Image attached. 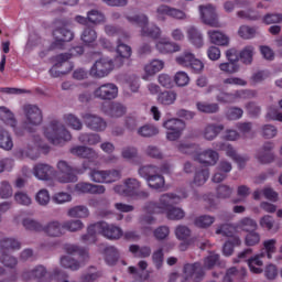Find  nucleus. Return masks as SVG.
<instances>
[{"instance_id": "28", "label": "nucleus", "mask_w": 282, "mask_h": 282, "mask_svg": "<svg viewBox=\"0 0 282 282\" xmlns=\"http://www.w3.org/2000/svg\"><path fill=\"white\" fill-rule=\"evenodd\" d=\"M265 256L263 253L256 254L254 257H251L248 259V267L250 272L253 274H261L263 272V269H261V265H263V259Z\"/></svg>"}, {"instance_id": "31", "label": "nucleus", "mask_w": 282, "mask_h": 282, "mask_svg": "<svg viewBox=\"0 0 282 282\" xmlns=\"http://www.w3.org/2000/svg\"><path fill=\"white\" fill-rule=\"evenodd\" d=\"M8 250H21V242L14 238L0 240V254L8 253Z\"/></svg>"}, {"instance_id": "16", "label": "nucleus", "mask_w": 282, "mask_h": 282, "mask_svg": "<svg viewBox=\"0 0 282 282\" xmlns=\"http://www.w3.org/2000/svg\"><path fill=\"white\" fill-rule=\"evenodd\" d=\"M197 162L205 166H215L219 162V153L213 149H207L196 155Z\"/></svg>"}, {"instance_id": "62", "label": "nucleus", "mask_w": 282, "mask_h": 282, "mask_svg": "<svg viewBox=\"0 0 282 282\" xmlns=\"http://www.w3.org/2000/svg\"><path fill=\"white\" fill-rule=\"evenodd\" d=\"M192 235L191 228L186 225H180L175 228V237L180 241H186Z\"/></svg>"}, {"instance_id": "2", "label": "nucleus", "mask_w": 282, "mask_h": 282, "mask_svg": "<svg viewBox=\"0 0 282 282\" xmlns=\"http://www.w3.org/2000/svg\"><path fill=\"white\" fill-rule=\"evenodd\" d=\"M182 197L177 194L166 193L160 196L159 202H149L144 206L145 213L160 214L167 213L175 204H180Z\"/></svg>"}, {"instance_id": "25", "label": "nucleus", "mask_w": 282, "mask_h": 282, "mask_svg": "<svg viewBox=\"0 0 282 282\" xmlns=\"http://www.w3.org/2000/svg\"><path fill=\"white\" fill-rule=\"evenodd\" d=\"M259 225L271 235H276L281 230V226L274 220V217L270 215H264L260 218Z\"/></svg>"}, {"instance_id": "11", "label": "nucleus", "mask_w": 282, "mask_h": 282, "mask_svg": "<svg viewBox=\"0 0 282 282\" xmlns=\"http://www.w3.org/2000/svg\"><path fill=\"white\" fill-rule=\"evenodd\" d=\"M53 35L55 37V41L51 45V50L63 47L65 43H69V41L74 39V33L66 28L56 29L53 32Z\"/></svg>"}, {"instance_id": "63", "label": "nucleus", "mask_w": 282, "mask_h": 282, "mask_svg": "<svg viewBox=\"0 0 282 282\" xmlns=\"http://www.w3.org/2000/svg\"><path fill=\"white\" fill-rule=\"evenodd\" d=\"M164 176H162V174L160 173L148 181V185L150 186V188H153L154 191H161V188L164 187Z\"/></svg>"}, {"instance_id": "61", "label": "nucleus", "mask_w": 282, "mask_h": 282, "mask_svg": "<svg viewBox=\"0 0 282 282\" xmlns=\"http://www.w3.org/2000/svg\"><path fill=\"white\" fill-rule=\"evenodd\" d=\"M265 118L267 120H276L278 122H282V112L279 111L276 106L271 105L267 108Z\"/></svg>"}, {"instance_id": "64", "label": "nucleus", "mask_w": 282, "mask_h": 282, "mask_svg": "<svg viewBox=\"0 0 282 282\" xmlns=\"http://www.w3.org/2000/svg\"><path fill=\"white\" fill-rule=\"evenodd\" d=\"M50 192L47 189H40L36 193L35 196V202L40 205V206H47V204H50Z\"/></svg>"}, {"instance_id": "27", "label": "nucleus", "mask_w": 282, "mask_h": 282, "mask_svg": "<svg viewBox=\"0 0 282 282\" xmlns=\"http://www.w3.org/2000/svg\"><path fill=\"white\" fill-rule=\"evenodd\" d=\"M138 268L129 267V273L133 274L135 279H140L141 281H147V279H149V271H147V268H149V263H147V261L144 260H141L138 263Z\"/></svg>"}, {"instance_id": "34", "label": "nucleus", "mask_w": 282, "mask_h": 282, "mask_svg": "<svg viewBox=\"0 0 282 282\" xmlns=\"http://www.w3.org/2000/svg\"><path fill=\"white\" fill-rule=\"evenodd\" d=\"M175 100H177V93L173 90H165L163 93H160L158 96V102L165 107L175 105Z\"/></svg>"}, {"instance_id": "4", "label": "nucleus", "mask_w": 282, "mask_h": 282, "mask_svg": "<svg viewBox=\"0 0 282 282\" xmlns=\"http://www.w3.org/2000/svg\"><path fill=\"white\" fill-rule=\"evenodd\" d=\"M127 20L129 23L141 28V36H148L149 39H160L162 36V29L155 24L149 25V17L144 14L127 17Z\"/></svg>"}, {"instance_id": "59", "label": "nucleus", "mask_w": 282, "mask_h": 282, "mask_svg": "<svg viewBox=\"0 0 282 282\" xmlns=\"http://www.w3.org/2000/svg\"><path fill=\"white\" fill-rule=\"evenodd\" d=\"M105 254H106V261L110 264L113 265L118 259H120V252L116 247H107L105 249Z\"/></svg>"}, {"instance_id": "26", "label": "nucleus", "mask_w": 282, "mask_h": 282, "mask_svg": "<svg viewBox=\"0 0 282 282\" xmlns=\"http://www.w3.org/2000/svg\"><path fill=\"white\" fill-rule=\"evenodd\" d=\"M187 39L195 47H204V35L197 26L187 28Z\"/></svg>"}, {"instance_id": "17", "label": "nucleus", "mask_w": 282, "mask_h": 282, "mask_svg": "<svg viewBox=\"0 0 282 282\" xmlns=\"http://www.w3.org/2000/svg\"><path fill=\"white\" fill-rule=\"evenodd\" d=\"M223 131H224V124L207 123L202 131V135L204 140H207L208 142H213V140H215V138H217V135H219V133H221Z\"/></svg>"}, {"instance_id": "5", "label": "nucleus", "mask_w": 282, "mask_h": 282, "mask_svg": "<svg viewBox=\"0 0 282 282\" xmlns=\"http://www.w3.org/2000/svg\"><path fill=\"white\" fill-rule=\"evenodd\" d=\"M239 98H257L256 90H235L234 93L221 91L216 95L217 102L221 105H232L239 100Z\"/></svg>"}, {"instance_id": "23", "label": "nucleus", "mask_w": 282, "mask_h": 282, "mask_svg": "<svg viewBox=\"0 0 282 282\" xmlns=\"http://www.w3.org/2000/svg\"><path fill=\"white\" fill-rule=\"evenodd\" d=\"M75 188L78 193H90V195H102L106 191L104 185H95L91 183H77Z\"/></svg>"}, {"instance_id": "1", "label": "nucleus", "mask_w": 282, "mask_h": 282, "mask_svg": "<svg viewBox=\"0 0 282 282\" xmlns=\"http://www.w3.org/2000/svg\"><path fill=\"white\" fill-rule=\"evenodd\" d=\"M44 135L51 142V144H64V142H69L72 140V133L65 129V126L59 121L53 120L44 129Z\"/></svg>"}, {"instance_id": "12", "label": "nucleus", "mask_w": 282, "mask_h": 282, "mask_svg": "<svg viewBox=\"0 0 282 282\" xmlns=\"http://www.w3.org/2000/svg\"><path fill=\"white\" fill-rule=\"evenodd\" d=\"M32 173L36 180L50 182L54 176V167L47 163H37L33 166Z\"/></svg>"}, {"instance_id": "54", "label": "nucleus", "mask_w": 282, "mask_h": 282, "mask_svg": "<svg viewBox=\"0 0 282 282\" xmlns=\"http://www.w3.org/2000/svg\"><path fill=\"white\" fill-rule=\"evenodd\" d=\"M238 34L246 41L254 39V36H257V26L241 25L238 30Z\"/></svg>"}, {"instance_id": "49", "label": "nucleus", "mask_w": 282, "mask_h": 282, "mask_svg": "<svg viewBox=\"0 0 282 282\" xmlns=\"http://www.w3.org/2000/svg\"><path fill=\"white\" fill-rule=\"evenodd\" d=\"M0 263H2L4 268H10V270H14V268L19 265V259L10 253H1Z\"/></svg>"}, {"instance_id": "19", "label": "nucleus", "mask_w": 282, "mask_h": 282, "mask_svg": "<svg viewBox=\"0 0 282 282\" xmlns=\"http://www.w3.org/2000/svg\"><path fill=\"white\" fill-rule=\"evenodd\" d=\"M97 235H100V230L98 223H95L87 227V232L80 236V241L82 243H85V246H91V243L98 241Z\"/></svg>"}, {"instance_id": "33", "label": "nucleus", "mask_w": 282, "mask_h": 282, "mask_svg": "<svg viewBox=\"0 0 282 282\" xmlns=\"http://www.w3.org/2000/svg\"><path fill=\"white\" fill-rule=\"evenodd\" d=\"M67 216L74 219H87L89 217V208L85 205H77L68 209Z\"/></svg>"}, {"instance_id": "43", "label": "nucleus", "mask_w": 282, "mask_h": 282, "mask_svg": "<svg viewBox=\"0 0 282 282\" xmlns=\"http://www.w3.org/2000/svg\"><path fill=\"white\" fill-rule=\"evenodd\" d=\"M164 129L167 131H184L186 129V123L182 119H170L163 122Z\"/></svg>"}, {"instance_id": "58", "label": "nucleus", "mask_w": 282, "mask_h": 282, "mask_svg": "<svg viewBox=\"0 0 282 282\" xmlns=\"http://www.w3.org/2000/svg\"><path fill=\"white\" fill-rule=\"evenodd\" d=\"M259 243H261V234L257 230L249 231L245 238V246L253 247L259 246Z\"/></svg>"}, {"instance_id": "48", "label": "nucleus", "mask_w": 282, "mask_h": 282, "mask_svg": "<svg viewBox=\"0 0 282 282\" xmlns=\"http://www.w3.org/2000/svg\"><path fill=\"white\" fill-rule=\"evenodd\" d=\"M117 53L119 54V57H117L116 61H120V65H122V58L131 57V46L121 43V40L119 39L117 45Z\"/></svg>"}, {"instance_id": "60", "label": "nucleus", "mask_w": 282, "mask_h": 282, "mask_svg": "<svg viewBox=\"0 0 282 282\" xmlns=\"http://www.w3.org/2000/svg\"><path fill=\"white\" fill-rule=\"evenodd\" d=\"M106 170L90 169L88 176L96 184H105Z\"/></svg>"}, {"instance_id": "24", "label": "nucleus", "mask_w": 282, "mask_h": 282, "mask_svg": "<svg viewBox=\"0 0 282 282\" xmlns=\"http://www.w3.org/2000/svg\"><path fill=\"white\" fill-rule=\"evenodd\" d=\"M59 263L62 265V268H65L66 270H72L73 272H76L77 270H80V268H83V265H85V263H87V261L80 259V260H76L69 256H63L59 259Z\"/></svg>"}, {"instance_id": "57", "label": "nucleus", "mask_w": 282, "mask_h": 282, "mask_svg": "<svg viewBox=\"0 0 282 282\" xmlns=\"http://www.w3.org/2000/svg\"><path fill=\"white\" fill-rule=\"evenodd\" d=\"M279 133V129L273 124H264L261 127V135L265 138V140H272V138H276Z\"/></svg>"}, {"instance_id": "14", "label": "nucleus", "mask_w": 282, "mask_h": 282, "mask_svg": "<svg viewBox=\"0 0 282 282\" xmlns=\"http://www.w3.org/2000/svg\"><path fill=\"white\" fill-rule=\"evenodd\" d=\"M206 270L204 267H202V263L195 262V263H187L184 265V273L186 276H192L194 282H202L205 276Z\"/></svg>"}, {"instance_id": "53", "label": "nucleus", "mask_w": 282, "mask_h": 282, "mask_svg": "<svg viewBox=\"0 0 282 282\" xmlns=\"http://www.w3.org/2000/svg\"><path fill=\"white\" fill-rule=\"evenodd\" d=\"M64 230H68V232H80L83 228H85V224L83 220H66L63 223Z\"/></svg>"}, {"instance_id": "35", "label": "nucleus", "mask_w": 282, "mask_h": 282, "mask_svg": "<svg viewBox=\"0 0 282 282\" xmlns=\"http://www.w3.org/2000/svg\"><path fill=\"white\" fill-rule=\"evenodd\" d=\"M196 109L200 113H219V104L217 102H207V101H197Z\"/></svg>"}, {"instance_id": "51", "label": "nucleus", "mask_w": 282, "mask_h": 282, "mask_svg": "<svg viewBox=\"0 0 282 282\" xmlns=\"http://www.w3.org/2000/svg\"><path fill=\"white\" fill-rule=\"evenodd\" d=\"M64 120L68 127H72L74 131H83V121L76 115L68 113L64 116Z\"/></svg>"}, {"instance_id": "44", "label": "nucleus", "mask_w": 282, "mask_h": 282, "mask_svg": "<svg viewBox=\"0 0 282 282\" xmlns=\"http://www.w3.org/2000/svg\"><path fill=\"white\" fill-rule=\"evenodd\" d=\"M137 133L141 138H153L160 133V129L153 124H144L137 130Z\"/></svg>"}, {"instance_id": "30", "label": "nucleus", "mask_w": 282, "mask_h": 282, "mask_svg": "<svg viewBox=\"0 0 282 282\" xmlns=\"http://www.w3.org/2000/svg\"><path fill=\"white\" fill-rule=\"evenodd\" d=\"M124 195L128 197H133V195H138L140 191L141 183L137 178H126L124 182Z\"/></svg>"}, {"instance_id": "40", "label": "nucleus", "mask_w": 282, "mask_h": 282, "mask_svg": "<svg viewBox=\"0 0 282 282\" xmlns=\"http://www.w3.org/2000/svg\"><path fill=\"white\" fill-rule=\"evenodd\" d=\"M156 50H159L161 54H173V52H180L181 46L173 42H159Z\"/></svg>"}, {"instance_id": "18", "label": "nucleus", "mask_w": 282, "mask_h": 282, "mask_svg": "<svg viewBox=\"0 0 282 282\" xmlns=\"http://www.w3.org/2000/svg\"><path fill=\"white\" fill-rule=\"evenodd\" d=\"M207 36L209 37V41L213 43V45L227 47V45L230 44V37H228V35L219 30H209L207 32Z\"/></svg>"}, {"instance_id": "47", "label": "nucleus", "mask_w": 282, "mask_h": 282, "mask_svg": "<svg viewBox=\"0 0 282 282\" xmlns=\"http://www.w3.org/2000/svg\"><path fill=\"white\" fill-rule=\"evenodd\" d=\"M22 225L25 230H30L31 232H41L43 231V225L33 218H24L22 220Z\"/></svg>"}, {"instance_id": "7", "label": "nucleus", "mask_w": 282, "mask_h": 282, "mask_svg": "<svg viewBox=\"0 0 282 282\" xmlns=\"http://www.w3.org/2000/svg\"><path fill=\"white\" fill-rule=\"evenodd\" d=\"M82 118L84 120L85 126L87 129H90V131H96L97 133H100L107 129V121L102 119V117L94 113L86 112L82 115Z\"/></svg>"}, {"instance_id": "3", "label": "nucleus", "mask_w": 282, "mask_h": 282, "mask_svg": "<svg viewBox=\"0 0 282 282\" xmlns=\"http://www.w3.org/2000/svg\"><path fill=\"white\" fill-rule=\"evenodd\" d=\"M24 121L22 122V129L29 133H34V127H39L43 123V111L39 106L28 104L23 106Z\"/></svg>"}, {"instance_id": "6", "label": "nucleus", "mask_w": 282, "mask_h": 282, "mask_svg": "<svg viewBox=\"0 0 282 282\" xmlns=\"http://www.w3.org/2000/svg\"><path fill=\"white\" fill-rule=\"evenodd\" d=\"M113 72V59L109 57H100L97 59L89 70L93 78H105Z\"/></svg>"}, {"instance_id": "32", "label": "nucleus", "mask_w": 282, "mask_h": 282, "mask_svg": "<svg viewBox=\"0 0 282 282\" xmlns=\"http://www.w3.org/2000/svg\"><path fill=\"white\" fill-rule=\"evenodd\" d=\"M66 254L76 256L78 254L79 259L84 261H89V252L83 247L77 245H66L64 248Z\"/></svg>"}, {"instance_id": "52", "label": "nucleus", "mask_w": 282, "mask_h": 282, "mask_svg": "<svg viewBox=\"0 0 282 282\" xmlns=\"http://www.w3.org/2000/svg\"><path fill=\"white\" fill-rule=\"evenodd\" d=\"M130 252L134 254V257H139L140 259H147V257H151V247H141L138 245H132L129 248Z\"/></svg>"}, {"instance_id": "36", "label": "nucleus", "mask_w": 282, "mask_h": 282, "mask_svg": "<svg viewBox=\"0 0 282 282\" xmlns=\"http://www.w3.org/2000/svg\"><path fill=\"white\" fill-rule=\"evenodd\" d=\"M14 147V142L12 141V137L10 132L0 126V149L4 151H12Z\"/></svg>"}, {"instance_id": "56", "label": "nucleus", "mask_w": 282, "mask_h": 282, "mask_svg": "<svg viewBox=\"0 0 282 282\" xmlns=\"http://www.w3.org/2000/svg\"><path fill=\"white\" fill-rule=\"evenodd\" d=\"M252 56H254L253 46H246L239 54V58L245 65L252 64Z\"/></svg>"}, {"instance_id": "55", "label": "nucleus", "mask_w": 282, "mask_h": 282, "mask_svg": "<svg viewBox=\"0 0 282 282\" xmlns=\"http://www.w3.org/2000/svg\"><path fill=\"white\" fill-rule=\"evenodd\" d=\"M220 72H224V74H237L239 72V63L237 62H224L218 65Z\"/></svg>"}, {"instance_id": "45", "label": "nucleus", "mask_w": 282, "mask_h": 282, "mask_svg": "<svg viewBox=\"0 0 282 282\" xmlns=\"http://www.w3.org/2000/svg\"><path fill=\"white\" fill-rule=\"evenodd\" d=\"M238 228H240V230H243L245 232H252L257 230V228H259V225L257 224V220L245 217L239 220Z\"/></svg>"}, {"instance_id": "39", "label": "nucleus", "mask_w": 282, "mask_h": 282, "mask_svg": "<svg viewBox=\"0 0 282 282\" xmlns=\"http://www.w3.org/2000/svg\"><path fill=\"white\" fill-rule=\"evenodd\" d=\"M263 248L261 249V254L268 259H272L274 252H276V239H268L262 242Z\"/></svg>"}, {"instance_id": "41", "label": "nucleus", "mask_w": 282, "mask_h": 282, "mask_svg": "<svg viewBox=\"0 0 282 282\" xmlns=\"http://www.w3.org/2000/svg\"><path fill=\"white\" fill-rule=\"evenodd\" d=\"M57 182L59 184H72L78 182V176L74 170L68 172H58L57 173Z\"/></svg>"}, {"instance_id": "20", "label": "nucleus", "mask_w": 282, "mask_h": 282, "mask_svg": "<svg viewBox=\"0 0 282 282\" xmlns=\"http://www.w3.org/2000/svg\"><path fill=\"white\" fill-rule=\"evenodd\" d=\"M219 150L224 151L227 158H231V160L237 162V164H239L240 166L246 165V161L248 160V158L238 155L237 150H235L232 145L228 143H219Z\"/></svg>"}, {"instance_id": "29", "label": "nucleus", "mask_w": 282, "mask_h": 282, "mask_svg": "<svg viewBox=\"0 0 282 282\" xmlns=\"http://www.w3.org/2000/svg\"><path fill=\"white\" fill-rule=\"evenodd\" d=\"M138 174L140 177H143V180H147L149 182L150 180H153L156 175H160V167L155 165H143L139 167Z\"/></svg>"}, {"instance_id": "15", "label": "nucleus", "mask_w": 282, "mask_h": 282, "mask_svg": "<svg viewBox=\"0 0 282 282\" xmlns=\"http://www.w3.org/2000/svg\"><path fill=\"white\" fill-rule=\"evenodd\" d=\"M42 231L45 232L47 237L58 238L65 235V229L63 223L58 220H51L45 226H42Z\"/></svg>"}, {"instance_id": "42", "label": "nucleus", "mask_w": 282, "mask_h": 282, "mask_svg": "<svg viewBox=\"0 0 282 282\" xmlns=\"http://www.w3.org/2000/svg\"><path fill=\"white\" fill-rule=\"evenodd\" d=\"M0 120L10 127H17V119L14 118V113L4 106L0 107Z\"/></svg>"}, {"instance_id": "21", "label": "nucleus", "mask_w": 282, "mask_h": 282, "mask_svg": "<svg viewBox=\"0 0 282 282\" xmlns=\"http://www.w3.org/2000/svg\"><path fill=\"white\" fill-rule=\"evenodd\" d=\"M104 111L106 116H109L110 118H122V116L127 115V106L112 101L104 109Z\"/></svg>"}, {"instance_id": "13", "label": "nucleus", "mask_w": 282, "mask_h": 282, "mask_svg": "<svg viewBox=\"0 0 282 282\" xmlns=\"http://www.w3.org/2000/svg\"><path fill=\"white\" fill-rule=\"evenodd\" d=\"M272 149H274V143L265 142L256 153V159L260 164H272V162H274L275 156L274 152H272Z\"/></svg>"}, {"instance_id": "50", "label": "nucleus", "mask_w": 282, "mask_h": 282, "mask_svg": "<svg viewBox=\"0 0 282 282\" xmlns=\"http://www.w3.org/2000/svg\"><path fill=\"white\" fill-rule=\"evenodd\" d=\"M167 219L172 221H180V219H184L186 217V212L180 207L171 206L166 212Z\"/></svg>"}, {"instance_id": "22", "label": "nucleus", "mask_w": 282, "mask_h": 282, "mask_svg": "<svg viewBox=\"0 0 282 282\" xmlns=\"http://www.w3.org/2000/svg\"><path fill=\"white\" fill-rule=\"evenodd\" d=\"M47 276V269L44 265H36L32 270H24L22 272L23 281H32V279H45Z\"/></svg>"}, {"instance_id": "46", "label": "nucleus", "mask_w": 282, "mask_h": 282, "mask_svg": "<svg viewBox=\"0 0 282 282\" xmlns=\"http://www.w3.org/2000/svg\"><path fill=\"white\" fill-rule=\"evenodd\" d=\"M98 39V33L96 30L87 26L84 29L82 33V41L85 43V45H91V43H96V40Z\"/></svg>"}, {"instance_id": "37", "label": "nucleus", "mask_w": 282, "mask_h": 282, "mask_svg": "<svg viewBox=\"0 0 282 282\" xmlns=\"http://www.w3.org/2000/svg\"><path fill=\"white\" fill-rule=\"evenodd\" d=\"M164 69V62L162 59H153L144 66V72L147 76H155L158 72Z\"/></svg>"}, {"instance_id": "10", "label": "nucleus", "mask_w": 282, "mask_h": 282, "mask_svg": "<svg viewBox=\"0 0 282 282\" xmlns=\"http://www.w3.org/2000/svg\"><path fill=\"white\" fill-rule=\"evenodd\" d=\"M200 17L203 23L205 25H209V28H221L219 23V19L217 18V12L215 11L214 7L208 4L206 7H199Z\"/></svg>"}, {"instance_id": "9", "label": "nucleus", "mask_w": 282, "mask_h": 282, "mask_svg": "<svg viewBox=\"0 0 282 282\" xmlns=\"http://www.w3.org/2000/svg\"><path fill=\"white\" fill-rule=\"evenodd\" d=\"M94 96L99 100H113V98L118 97V86L111 83L104 84L95 89Z\"/></svg>"}, {"instance_id": "38", "label": "nucleus", "mask_w": 282, "mask_h": 282, "mask_svg": "<svg viewBox=\"0 0 282 282\" xmlns=\"http://www.w3.org/2000/svg\"><path fill=\"white\" fill-rule=\"evenodd\" d=\"M214 224H215V216H210V215H202L194 219V226H196V228L206 229V228H210Z\"/></svg>"}, {"instance_id": "8", "label": "nucleus", "mask_w": 282, "mask_h": 282, "mask_svg": "<svg viewBox=\"0 0 282 282\" xmlns=\"http://www.w3.org/2000/svg\"><path fill=\"white\" fill-rule=\"evenodd\" d=\"M99 235L106 237V239L118 240L122 237V228L116 225H109L106 221H98Z\"/></svg>"}]
</instances>
